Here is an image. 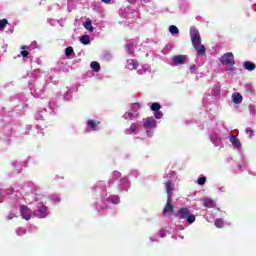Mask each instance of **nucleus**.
<instances>
[{
	"label": "nucleus",
	"mask_w": 256,
	"mask_h": 256,
	"mask_svg": "<svg viewBox=\"0 0 256 256\" xmlns=\"http://www.w3.org/2000/svg\"><path fill=\"white\" fill-rule=\"evenodd\" d=\"M221 128L218 129L217 131H214L210 135V141L215 145V147H219L221 145V140L222 139H230L231 145L236 149V151H241V141L239 138H237L235 135H231V132L229 129L225 128L223 123H220Z\"/></svg>",
	"instance_id": "obj_1"
},
{
	"label": "nucleus",
	"mask_w": 256,
	"mask_h": 256,
	"mask_svg": "<svg viewBox=\"0 0 256 256\" xmlns=\"http://www.w3.org/2000/svg\"><path fill=\"white\" fill-rule=\"evenodd\" d=\"M142 125L146 136L151 139L155 135V129H157V120L153 117H147L140 122Z\"/></svg>",
	"instance_id": "obj_2"
},
{
	"label": "nucleus",
	"mask_w": 256,
	"mask_h": 256,
	"mask_svg": "<svg viewBox=\"0 0 256 256\" xmlns=\"http://www.w3.org/2000/svg\"><path fill=\"white\" fill-rule=\"evenodd\" d=\"M26 101H27V99H25L24 94H20V95H16V96L12 97L11 105H12V107H14L13 111H15V113H17L18 115H22V113H24L23 105Z\"/></svg>",
	"instance_id": "obj_3"
},
{
	"label": "nucleus",
	"mask_w": 256,
	"mask_h": 256,
	"mask_svg": "<svg viewBox=\"0 0 256 256\" xmlns=\"http://www.w3.org/2000/svg\"><path fill=\"white\" fill-rule=\"evenodd\" d=\"M139 109H141V104L139 103L131 104L130 110L122 116L123 119H130L131 121H133V119H137V117H139Z\"/></svg>",
	"instance_id": "obj_4"
},
{
	"label": "nucleus",
	"mask_w": 256,
	"mask_h": 256,
	"mask_svg": "<svg viewBox=\"0 0 256 256\" xmlns=\"http://www.w3.org/2000/svg\"><path fill=\"white\" fill-rule=\"evenodd\" d=\"M179 219H187L189 225L195 223V215L191 214V210L187 207H182L178 210Z\"/></svg>",
	"instance_id": "obj_5"
},
{
	"label": "nucleus",
	"mask_w": 256,
	"mask_h": 256,
	"mask_svg": "<svg viewBox=\"0 0 256 256\" xmlns=\"http://www.w3.org/2000/svg\"><path fill=\"white\" fill-rule=\"evenodd\" d=\"M101 129V121L88 119L86 121V133H93Z\"/></svg>",
	"instance_id": "obj_6"
},
{
	"label": "nucleus",
	"mask_w": 256,
	"mask_h": 256,
	"mask_svg": "<svg viewBox=\"0 0 256 256\" xmlns=\"http://www.w3.org/2000/svg\"><path fill=\"white\" fill-rule=\"evenodd\" d=\"M186 62H187V56L176 55L172 57V60L169 63V65H171V67H179V65H185Z\"/></svg>",
	"instance_id": "obj_7"
},
{
	"label": "nucleus",
	"mask_w": 256,
	"mask_h": 256,
	"mask_svg": "<svg viewBox=\"0 0 256 256\" xmlns=\"http://www.w3.org/2000/svg\"><path fill=\"white\" fill-rule=\"evenodd\" d=\"M190 39L192 41V45L201 43V34L199 33V30L195 26H192L190 28Z\"/></svg>",
	"instance_id": "obj_8"
},
{
	"label": "nucleus",
	"mask_w": 256,
	"mask_h": 256,
	"mask_svg": "<svg viewBox=\"0 0 256 256\" xmlns=\"http://www.w3.org/2000/svg\"><path fill=\"white\" fill-rule=\"evenodd\" d=\"M11 133V126H4L0 132V139H2V141H5V143H10L11 139L9 137H11Z\"/></svg>",
	"instance_id": "obj_9"
},
{
	"label": "nucleus",
	"mask_w": 256,
	"mask_h": 256,
	"mask_svg": "<svg viewBox=\"0 0 256 256\" xmlns=\"http://www.w3.org/2000/svg\"><path fill=\"white\" fill-rule=\"evenodd\" d=\"M220 62L222 65H235V56H233V53L228 52L221 56Z\"/></svg>",
	"instance_id": "obj_10"
},
{
	"label": "nucleus",
	"mask_w": 256,
	"mask_h": 256,
	"mask_svg": "<svg viewBox=\"0 0 256 256\" xmlns=\"http://www.w3.org/2000/svg\"><path fill=\"white\" fill-rule=\"evenodd\" d=\"M29 89L31 91V95L36 97V99H39V97H43V95H45V86H36L33 88V86L29 84Z\"/></svg>",
	"instance_id": "obj_11"
},
{
	"label": "nucleus",
	"mask_w": 256,
	"mask_h": 256,
	"mask_svg": "<svg viewBox=\"0 0 256 256\" xmlns=\"http://www.w3.org/2000/svg\"><path fill=\"white\" fill-rule=\"evenodd\" d=\"M172 198H167L166 205L164 207L163 214L167 215L168 213H175V206L172 204Z\"/></svg>",
	"instance_id": "obj_12"
},
{
	"label": "nucleus",
	"mask_w": 256,
	"mask_h": 256,
	"mask_svg": "<svg viewBox=\"0 0 256 256\" xmlns=\"http://www.w3.org/2000/svg\"><path fill=\"white\" fill-rule=\"evenodd\" d=\"M29 207L27 205H21L20 206V213L22 215V219H25V221L31 220V215L29 214Z\"/></svg>",
	"instance_id": "obj_13"
},
{
	"label": "nucleus",
	"mask_w": 256,
	"mask_h": 256,
	"mask_svg": "<svg viewBox=\"0 0 256 256\" xmlns=\"http://www.w3.org/2000/svg\"><path fill=\"white\" fill-rule=\"evenodd\" d=\"M195 51L197 52V55H205L206 53V49H205V45L201 44V42H196V44H192Z\"/></svg>",
	"instance_id": "obj_14"
},
{
	"label": "nucleus",
	"mask_w": 256,
	"mask_h": 256,
	"mask_svg": "<svg viewBox=\"0 0 256 256\" xmlns=\"http://www.w3.org/2000/svg\"><path fill=\"white\" fill-rule=\"evenodd\" d=\"M139 133V126L136 123H132L130 128L125 130V135H137Z\"/></svg>",
	"instance_id": "obj_15"
},
{
	"label": "nucleus",
	"mask_w": 256,
	"mask_h": 256,
	"mask_svg": "<svg viewBox=\"0 0 256 256\" xmlns=\"http://www.w3.org/2000/svg\"><path fill=\"white\" fill-rule=\"evenodd\" d=\"M165 189H166V193H167V199H172V197H173V183L171 182V180H168L165 183Z\"/></svg>",
	"instance_id": "obj_16"
},
{
	"label": "nucleus",
	"mask_w": 256,
	"mask_h": 256,
	"mask_svg": "<svg viewBox=\"0 0 256 256\" xmlns=\"http://www.w3.org/2000/svg\"><path fill=\"white\" fill-rule=\"evenodd\" d=\"M139 67V62L137 60L128 59L126 62V69H129L130 71H133Z\"/></svg>",
	"instance_id": "obj_17"
},
{
	"label": "nucleus",
	"mask_w": 256,
	"mask_h": 256,
	"mask_svg": "<svg viewBox=\"0 0 256 256\" xmlns=\"http://www.w3.org/2000/svg\"><path fill=\"white\" fill-rule=\"evenodd\" d=\"M232 101L236 105H239V104L243 103V96L241 95V93H233L232 94Z\"/></svg>",
	"instance_id": "obj_18"
},
{
	"label": "nucleus",
	"mask_w": 256,
	"mask_h": 256,
	"mask_svg": "<svg viewBox=\"0 0 256 256\" xmlns=\"http://www.w3.org/2000/svg\"><path fill=\"white\" fill-rule=\"evenodd\" d=\"M138 75H145V73H151V66L144 64L141 69L137 70Z\"/></svg>",
	"instance_id": "obj_19"
},
{
	"label": "nucleus",
	"mask_w": 256,
	"mask_h": 256,
	"mask_svg": "<svg viewBox=\"0 0 256 256\" xmlns=\"http://www.w3.org/2000/svg\"><path fill=\"white\" fill-rule=\"evenodd\" d=\"M243 67L247 71H255V69H256L255 63H253L251 61H245L244 64H243Z\"/></svg>",
	"instance_id": "obj_20"
},
{
	"label": "nucleus",
	"mask_w": 256,
	"mask_h": 256,
	"mask_svg": "<svg viewBox=\"0 0 256 256\" xmlns=\"http://www.w3.org/2000/svg\"><path fill=\"white\" fill-rule=\"evenodd\" d=\"M65 55L68 59H73V57H75V51L73 50V47L68 46L65 49Z\"/></svg>",
	"instance_id": "obj_21"
},
{
	"label": "nucleus",
	"mask_w": 256,
	"mask_h": 256,
	"mask_svg": "<svg viewBox=\"0 0 256 256\" xmlns=\"http://www.w3.org/2000/svg\"><path fill=\"white\" fill-rule=\"evenodd\" d=\"M221 94V86L219 84H216L212 88V97H219Z\"/></svg>",
	"instance_id": "obj_22"
},
{
	"label": "nucleus",
	"mask_w": 256,
	"mask_h": 256,
	"mask_svg": "<svg viewBox=\"0 0 256 256\" xmlns=\"http://www.w3.org/2000/svg\"><path fill=\"white\" fill-rule=\"evenodd\" d=\"M64 101H71L73 99V89L69 88L66 93L63 94Z\"/></svg>",
	"instance_id": "obj_23"
},
{
	"label": "nucleus",
	"mask_w": 256,
	"mask_h": 256,
	"mask_svg": "<svg viewBox=\"0 0 256 256\" xmlns=\"http://www.w3.org/2000/svg\"><path fill=\"white\" fill-rule=\"evenodd\" d=\"M21 49H27L28 51H33V49H39V45L34 41L30 45H23Z\"/></svg>",
	"instance_id": "obj_24"
},
{
	"label": "nucleus",
	"mask_w": 256,
	"mask_h": 256,
	"mask_svg": "<svg viewBox=\"0 0 256 256\" xmlns=\"http://www.w3.org/2000/svg\"><path fill=\"white\" fill-rule=\"evenodd\" d=\"M244 90L248 95H255V89L253 88V85H251V84H245Z\"/></svg>",
	"instance_id": "obj_25"
},
{
	"label": "nucleus",
	"mask_w": 256,
	"mask_h": 256,
	"mask_svg": "<svg viewBox=\"0 0 256 256\" xmlns=\"http://www.w3.org/2000/svg\"><path fill=\"white\" fill-rule=\"evenodd\" d=\"M90 67L92 71H95V73H99V71H101V65L97 61L91 62Z\"/></svg>",
	"instance_id": "obj_26"
},
{
	"label": "nucleus",
	"mask_w": 256,
	"mask_h": 256,
	"mask_svg": "<svg viewBox=\"0 0 256 256\" xmlns=\"http://www.w3.org/2000/svg\"><path fill=\"white\" fill-rule=\"evenodd\" d=\"M80 43H82V45H90L91 44V37L89 35H83L80 38Z\"/></svg>",
	"instance_id": "obj_27"
},
{
	"label": "nucleus",
	"mask_w": 256,
	"mask_h": 256,
	"mask_svg": "<svg viewBox=\"0 0 256 256\" xmlns=\"http://www.w3.org/2000/svg\"><path fill=\"white\" fill-rule=\"evenodd\" d=\"M84 27L87 31H89L90 33H93V31H95V28L93 27V23L91 22V20H87L84 23Z\"/></svg>",
	"instance_id": "obj_28"
},
{
	"label": "nucleus",
	"mask_w": 256,
	"mask_h": 256,
	"mask_svg": "<svg viewBox=\"0 0 256 256\" xmlns=\"http://www.w3.org/2000/svg\"><path fill=\"white\" fill-rule=\"evenodd\" d=\"M173 51V44H167L164 49H162L163 55H169Z\"/></svg>",
	"instance_id": "obj_29"
},
{
	"label": "nucleus",
	"mask_w": 256,
	"mask_h": 256,
	"mask_svg": "<svg viewBox=\"0 0 256 256\" xmlns=\"http://www.w3.org/2000/svg\"><path fill=\"white\" fill-rule=\"evenodd\" d=\"M203 205H204V207H208V208L213 207V199H211V198H205V199L203 200Z\"/></svg>",
	"instance_id": "obj_30"
},
{
	"label": "nucleus",
	"mask_w": 256,
	"mask_h": 256,
	"mask_svg": "<svg viewBox=\"0 0 256 256\" xmlns=\"http://www.w3.org/2000/svg\"><path fill=\"white\" fill-rule=\"evenodd\" d=\"M45 110L44 111H38L36 114H35V119L37 121H43V117H45Z\"/></svg>",
	"instance_id": "obj_31"
},
{
	"label": "nucleus",
	"mask_w": 256,
	"mask_h": 256,
	"mask_svg": "<svg viewBox=\"0 0 256 256\" xmlns=\"http://www.w3.org/2000/svg\"><path fill=\"white\" fill-rule=\"evenodd\" d=\"M169 32L172 35H179V28H177V26H175V25H171V26H169Z\"/></svg>",
	"instance_id": "obj_32"
},
{
	"label": "nucleus",
	"mask_w": 256,
	"mask_h": 256,
	"mask_svg": "<svg viewBox=\"0 0 256 256\" xmlns=\"http://www.w3.org/2000/svg\"><path fill=\"white\" fill-rule=\"evenodd\" d=\"M134 46L133 43H127L126 44V51L129 55H133V51H134Z\"/></svg>",
	"instance_id": "obj_33"
},
{
	"label": "nucleus",
	"mask_w": 256,
	"mask_h": 256,
	"mask_svg": "<svg viewBox=\"0 0 256 256\" xmlns=\"http://www.w3.org/2000/svg\"><path fill=\"white\" fill-rule=\"evenodd\" d=\"M215 227H217L218 229H223L225 222H223L222 219H217L214 223Z\"/></svg>",
	"instance_id": "obj_34"
},
{
	"label": "nucleus",
	"mask_w": 256,
	"mask_h": 256,
	"mask_svg": "<svg viewBox=\"0 0 256 256\" xmlns=\"http://www.w3.org/2000/svg\"><path fill=\"white\" fill-rule=\"evenodd\" d=\"M160 109H161V104H159L157 102L152 103L151 111L156 112V111H160Z\"/></svg>",
	"instance_id": "obj_35"
},
{
	"label": "nucleus",
	"mask_w": 256,
	"mask_h": 256,
	"mask_svg": "<svg viewBox=\"0 0 256 256\" xmlns=\"http://www.w3.org/2000/svg\"><path fill=\"white\" fill-rule=\"evenodd\" d=\"M57 101L56 100H51L49 102V109H51V111H55V109H57Z\"/></svg>",
	"instance_id": "obj_36"
},
{
	"label": "nucleus",
	"mask_w": 256,
	"mask_h": 256,
	"mask_svg": "<svg viewBox=\"0 0 256 256\" xmlns=\"http://www.w3.org/2000/svg\"><path fill=\"white\" fill-rule=\"evenodd\" d=\"M29 56V51L27 49H22L20 54L17 55V57H28ZM17 57H14V59H17Z\"/></svg>",
	"instance_id": "obj_37"
},
{
	"label": "nucleus",
	"mask_w": 256,
	"mask_h": 256,
	"mask_svg": "<svg viewBox=\"0 0 256 256\" xmlns=\"http://www.w3.org/2000/svg\"><path fill=\"white\" fill-rule=\"evenodd\" d=\"M249 111L252 115H256V102L249 105Z\"/></svg>",
	"instance_id": "obj_38"
},
{
	"label": "nucleus",
	"mask_w": 256,
	"mask_h": 256,
	"mask_svg": "<svg viewBox=\"0 0 256 256\" xmlns=\"http://www.w3.org/2000/svg\"><path fill=\"white\" fill-rule=\"evenodd\" d=\"M47 21H48L49 25H51L52 27L59 25V20H57V19H48Z\"/></svg>",
	"instance_id": "obj_39"
},
{
	"label": "nucleus",
	"mask_w": 256,
	"mask_h": 256,
	"mask_svg": "<svg viewBox=\"0 0 256 256\" xmlns=\"http://www.w3.org/2000/svg\"><path fill=\"white\" fill-rule=\"evenodd\" d=\"M7 19H2V20H0V31L2 30V29H5V27H7Z\"/></svg>",
	"instance_id": "obj_40"
},
{
	"label": "nucleus",
	"mask_w": 256,
	"mask_h": 256,
	"mask_svg": "<svg viewBox=\"0 0 256 256\" xmlns=\"http://www.w3.org/2000/svg\"><path fill=\"white\" fill-rule=\"evenodd\" d=\"M103 58L106 61H111V59H113V55H111V53H109V52H106V53H104Z\"/></svg>",
	"instance_id": "obj_41"
},
{
	"label": "nucleus",
	"mask_w": 256,
	"mask_h": 256,
	"mask_svg": "<svg viewBox=\"0 0 256 256\" xmlns=\"http://www.w3.org/2000/svg\"><path fill=\"white\" fill-rule=\"evenodd\" d=\"M212 98H213V96H211V95H208V97H204L203 100H202L203 106H204V107H207L208 101H209L210 99H212Z\"/></svg>",
	"instance_id": "obj_42"
},
{
	"label": "nucleus",
	"mask_w": 256,
	"mask_h": 256,
	"mask_svg": "<svg viewBox=\"0 0 256 256\" xmlns=\"http://www.w3.org/2000/svg\"><path fill=\"white\" fill-rule=\"evenodd\" d=\"M154 117H155V119H162L163 118V112H161L160 110L154 112Z\"/></svg>",
	"instance_id": "obj_43"
},
{
	"label": "nucleus",
	"mask_w": 256,
	"mask_h": 256,
	"mask_svg": "<svg viewBox=\"0 0 256 256\" xmlns=\"http://www.w3.org/2000/svg\"><path fill=\"white\" fill-rule=\"evenodd\" d=\"M39 213L41 215H45V213H47V207L45 206H40L39 209H38Z\"/></svg>",
	"instance_id": "obj_44"
},
{
	"label": "nucleus",
	"mask_w": 256,
	"mask_h": 256,
	"mask_svg": "<svg viewBox=\"0 0 256 256\" xmlns=\"http://www.w3.org/2000/svg\"><path fill=\"white\" fill-rule=\"evenodd\" d=\"M205 181H207V178L205 177H200L198 179V185H205Z\"/></svg>",
	"instance_id": "obj_45"
},
{
	"label": "nucleus",
	"mask_w": 256,
	"mask_h": 256,
	"mask_svg": "<svg viewBox=\"0 0 256 256\" xmlns=\"http://www.w3.org/2000/svg\"><path fill=\"white\" fill-rule=\"evenodd\" d=\"M245 133L248 135V137H253V130L251 128H247Z\"/></svg>",
	"instance_id": "obj_46"
},
{
	"label": "nucleus",
	"mask_w": 256,
	"mask_h": 256,
	"mask_svg": "<svg viewBox=\"0 0 256 256\" xmlns=\"http://www.w3.org/2000/svg\"><path fill=\"white\" fill-rule=\"evenodd\" d=\"M197 72V65L190 66V73H196Z\"/></svg>",
	"instance_id": "obj_47"
},
{
	"label": "nucleus",
	"mask_w": 256,
	"mask_h": 256,
	"mask_svg": "<svg viewBox=\"0 0 256 256\" xmlns=\"http://www.w3.org/2000/svg\"><path fill=\"white\" fill-rule=\"evenodd\" d=\"M112 203H113L114 205L119 204V197H117V196L113 197V198H112Z\"/></svg>",
	"instance_id": "obj_48"
},
{
	"label": "nucleus",
	"mask_w": 256,
	"mask_h": 256,
	"mask_svg": "<svg viewBox=\"0 0 256 256\" xmlns=\"http://www.w3.org/2000/svg\"><path fill=\"white\" fill-rule=\"evenodd\" d=\"M102 3H105V5H111L113 3V0H101Z\"/></svg>",
	"instance_id": "obj_49"
},
{
	"label": "nucleus",
	"mask_w": 256,
	"mask_h": 256,
	"mask_svg": "<svg viewBox=\"0 0 256 256\" xmlns=\"http://www.w3.org/2000/svg\"><path fill=\"white\" fill-rule=\"evenodd\" d=\"M14 217H15V214L10 213V214L7 216V220H8V221H11V219H13Z\"/></svg>",
	"instance_id": "obj_50"
},
{
	"label": "nucleus",
	"mask_w": 256,
	"mask_h": 256,
	"mask_svg": "<svg viewBox=\"0 0 256 256\" xmlns=\"http://www.w3.org/2000/svg\"><path fill=\"white\" fill-rule=\"evenodd\" d=\"M142 5H147V3H151L152 0H140Z\"/></svg>",
	"instance_id": "obj_51"
},
{
	"label": "nucleus",
	"mask_w": 256,
	"mask_h": 256,
	"mask_svg": "<svg viewBox=\"0 0 256 256\" xmlns=\"http://www.w3.org/2000/svg\"><path fill=\"white\" fill-rule=\"evenodd\" d=\"M2 121H11V118L10 117H4V118H2Z\"/></svg>",
	"instance_id": "obj_52"
},
{
	"label": "nucleus",
	"mask_w": 256,
	"mask_h": 256,
	"mask_svg": "<svg viewBox=\"0 0 256 256\" xmlns=\"http://www.w3.org/2000/svg\"><path fill=\"white\" fill-rule=\"evenodd\" d=\"M21 233H23V235H25L27 233V230L23 229V230H21Z\"/></svg>",
	"instance_id": "obj_53"
},
{
	"label": "nucleus",
	"mask_w": 256,
	"mask_h": 256,
	"mask_svg": "<svg viewBox=\"0 0 256 256\" xmlns=\"http://www.w3.org/2000/svg\"><path fill=\"white\" fill-rule=\"evenodd\" d=\"M35 63H37V65H39L41 63V59H37V61Z\"/></svg>",
	"instance_id": "obj_54"
},
{
	"label": "nucleus",
	"mask_w": 256,
	"mask_h": 256,
	"mask_svg": "<svg viewBox=\"0 0 256 256\" xmlns=\"http://www.w3.org/2000/svg\"><path fill=\"white\" fill-rule=\"evenodd\" d=\"M125 181H127V178L121 179V183H125Z\"/></svg>",
	"instance_id": "obj_55"
},
{
	"label": "nucleus",
	"mask_w": 256,
	"mask_h": 256,
	"mask_svg": "<svg viewBox=\"0 0 256 256\" xmlns=\"http://www.w3.org/2000/svg\"><path fill=\"white\" fill-rule=\"evenodd\" d=\"M128 2H130L131 4H134L135 0H128Z\"/></svg>",
	"instance_id": "obj_56"
},
{
	"label": "nucleus",
	"mask_w": 256,
	"mask_h": 256,
	"mask_svg": "<svg viewBox=\"0 0 256 256\" xmlns=\"http://www.w3.org/2000/svg\"><path fill=\"white\" fill-rule=\"evenodd\" d=\"M33 73H39V70H34V72Z\"/></svg>",
	"instance_id": "obj_57"
},
{
	"label": "nucleus",
	"mask_w": 256,
	"mask_h": 256,
	"mask_svg": "<svg viewBox=\"0 0 256 256\" xmlns=\"http://www.w3.org/2000/svg\"><path fill=\"white\" fill-rule=\"evenodd\" d=\"M27 129H31V126H28Z\"/></svg>",
	"instance_id": "obj_58"
},
{
	"label": "nucleus",
	"mask_w": 256,
	"mask_h": 256,
	"mask_svg": "<svg viewBox=\"0 0 256 256\" xmlns=\"http://www.w3.org/2000/svg\"><path fill=\"white\" fill-rule=\"evenodd\" d=\"M13 113V111H10L9 114Z\"/></svg>",
	"instance_id": "obj_59"
},
{
	"label": "nucleus",
	"mask_w": 256,
	"mask_h": 256,
	"mask_svg": "<svg viewBox=\"0 0 256 256\" xmlns=\"http://www.w3.org/2000/svg\"><path fill=\"white\" fill-rule=\"evenodd\" d=\"M13 113V111H10L9 114Z\"/></svg>",
	"instance_id": "obj_60"
},
{
	"label": "nucleus",
	"mask_w": 256,
	"mask_h": 256,
	"mask_svg": "<svg viewBox=\"0 0 256 256\" xmlns=\"http://www.w3.org/2000/svg\"><path fill=\"white\" fill-rule=\"evenodd\" d=\"M18 235H21V233L18 232Z\"/></svg>",
	"instance_id": "obj_61"
}]
</instances>
